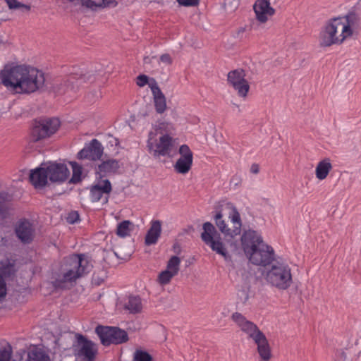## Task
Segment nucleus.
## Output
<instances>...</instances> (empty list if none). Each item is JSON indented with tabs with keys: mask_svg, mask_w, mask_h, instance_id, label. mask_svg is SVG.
<instances>
[{
	"mask_svg": "<svg viewBox=\"0 0 361 361\" xmlns=\"http://www.w3.org/2000/svg\"><path fill=\"white\" fill-rule=\"evenodd\" d=\"M156 133L150 132L147 140L149 153L155 158L171 157L176 151L175 140L169 135H161L159 140L155 138Z\"/></svg>",
	"mask_w": 361,
	"mask_h": 361,
	"instance_id": "7",
	"label": "nucleus"
},
{
	"mask_svg": "<svg viewBox=\"0 0 361 361\" xmlns=\"http://www.w3.org/2000/svg\"><path fill=\"white\" fill-rule=\"evenodd\" d=\"M214 220L219 230L226 237L233 238L241 233L240 215L231 202L224 203L216 209Z\"/></svg>",
	"mask_w": 361,
	"mask_h": 361,
	"instance_id": "2",
	"label": "nucleus"
},
{
	"mask_svg": "<svg viewBox=\"0 0 361 361\" xmlns=\"http://www.w3.org/2000/svg\"><path fill=\"white\" fill-rule=\"evenodd\" d=\"M192 162L178 159L174 164V169L178 173L186 174L191 169Z\"/></svg>",
	"mask_w": 361,
	"mask_h": 361,
	"instance_id": "31",
	"label": "nucleus"
},
{
	"mask_svg": "<svg viewBox=\"0 0 361 361\" xmlns=\"http://www.w3.org/2000/svg\"><path fill=\"white\" fill-rule=\"evenodd\" d=\"M8 206L6 203L0 202V219H5L8 215Z\"/></svg>",
	"mask_w": 361,
	"mask_h": 361,
	"instance_id": "44",
	"label": "nucleus"
},
{
	"mask_svg": "<svg viewBox=\"0 0 361 361\" xmlns=\"http://www.w3.org/2000/svg\"><path fill=\"white\" fill-rule=\"evenodd\" d=\"M103 153L104 147L101 142L97 139H93L78 152V159H87L96 161L101 159Z\"/></svg>",
	"mask_w": 361,
	"mask_h": 361,
	"instance_id": "15",
	"label": "nucleus"
},
{
	"mask_svg": "<svg viewBox=\"0 0 361 361\" xmlns=\"http://www.w3.org/2000/svg\"><path fill=\"white\" fill-rule=\"evenodd\" d=\"M253 10L256 15V18L260 23L267 21V16H273L275 13V9L270 5L269 0H257L253 5Z\"/></svg>",
	"mask_w": 361,
	"mask_h": 361,
	"instance_id": "19",
	"label": "nucleus"
},
{
	"mask_svg": "<svg viewBox=\"0 0 361 361\" xmlns=\"http://www.w3.org/2000/svg\"><path fill=\"white\" fill-rule=\"evenodd\" d=\"M239 6V0H225L224 3V9L227 12L234 11Z\"/></svg>",
	"mask_w": 361,
	"mask_h": 361,
	"instance_id": "39",
	"label": "nucleus"
},
{
	"mask_svg": "<svg viewBox=\"0 0 361 361\" xmlns=\"http://www.w3.org/2000/svg\"><path fill=\"white\" fill-rule=\"evenodd\" d=\"M240 31L244 32L245 31V28H242L241 30H240Z\"/></svg>",
	"mask_w": 361,
	"mask_h": 361,
	"instance_id": "54",
	"label": "nucleus"
},
{
	"mask_svg": "<svg viewBox=\"0 0 361 361\" xmlns=\"http://www.w3.org/2000/svg\"><path fill=\"white\" fill-rule=\"evenodd\" d=\"M231 319L235 326L243 332H248V319L240 312H235L231 315Z\"/></svg>",
	"mask_w": 361,
	"mask_h": 361,
	"instance_id": "27",
	"label": "nucleus"
},
{
	"mask_svg": "<svg viewBox=\"0 0 361 361\" xmlns=\"http://www.w3.org/2000/svg\"><path fill=\"white\" fill-rule=\"evenodd\" d=\"M160 61L166 65H171L173 62L171 56L169 54H162L160 58Z\"/></svg>",
	"mask_w": 361,
	"mask_h": 361,
	"instance_id": "47",
	"label": "nucleus"
},
{
	"mask_svg": "<svg viewBox=\"0 0 361 361\" xmlns=\"http://www.w3.org/2000/svg\"><path fill=\"white\" fill-rule=\"evenodd\" d=\"M332 169V164L329 158H325L320 161L315 169L316 177L319 180L325 179Z\"/></svg>",
	"mask_w": 361,
	"mask_h": 361,
	"instance_id": "25",
	"label": "nucleus"
},
{
	"mask_svg": "<svg viewBox=\"0 0 361 361\" xmlns=\"http://www.w3.org/2000/svg\"><path fill=\"white\" fill-rule=\"evenodd\" d=\"M124 308L132 314L140 312L142 310L140 298L137 296H130L124 305Z\"/></svg>",
	"mask_w": 361,
	"mask_h": 361,
	"instance_id": "26",
	"label": "nucleus"
},
{
	"mask_svg": "<svg viewBox=\"0 0 361 361\" xmlns=\"http://www.w3.org/2000/svg\"><path fill=\"white\" fill-rule=\"evenodd\" d=\"M155 59L154 56H152V57H150V56H145L143 59V61H144V63L145 64H149V63H151L152 62V60Z\"/></svg>",
	"mask_w": 361,
	"mask_h": 361,
	"instance_id": "52",
	"label": "nucleus"
},
{
	"mask_svg": "<svg viewBox=\"0 0 361 361\" xmlns=\"http://www.w3.org/2000/svg\"><path fill=\"white\" fill-rule=\"evenodd\" d=\"M250 338L257 345V350L262 361H269L272 357L271 349L265 334L257 326L250 321Z\"/></svg>",
	"mask_w": 361,
	"mask_h": 361,
	"instance_id": "11",
	"label": "nucleus"
},
{
	"mask_svg": "<svg viewBox=\"0 0 361 361\" xmlns=\"http://www.w3.org/2000/svg\"><path fill=\"white\" fill-rule=\"evenodd\" d=\"M180 259L177 256H172L167 262L166 271L177 275L180 270Z\"/></svg>",
	"mask_w": 361,
	"mask_h": 361,
	"instance_id": "33",
	"label": "nucleus"
},
{
	"mask_svg": "<svg viewBox=\"0 0 361 361\" xmlns=\"http://www.w3.org/2000/svg\"><path fill=\"white\" fill-rule=\"evenodd\" d=\"M11 200V197L8 195V193L6 192H0V202L6 203V202L9 201Z\"/></svg>",
	"mask_w": 361,
	"mask_h": 361,
	"instance_id": "48",
	"label": "nucleus"
},
{
	"mask_svg": "<svg viewBox=\"0 0 361 361\" xmlns=\"http://www.w3.org/2000/svg\"><path fill=\"white\" fill-rule=\"evenodd\" d=\"M72 169H73V175L69 181L71 183H78L81 180L82 176V167L76 162L71 163Z\"/></svg>",
	"mask_w": 361,
	"mask_h": 361,
	"instance_id": "34",
	"label": "nucleus"
},
{
	"mask_svg": "<svg viewBox=\"0 0 361 361\" xmlns=\"http://www.w3.org/2000/svg\"><path fill=\"white\" fill-rule=\"evenodd\" d=\"M11 357V346L7 345L0 350V361H10Z\"/></svg>",
	"mask_w": 361,
	"mask_h": 361,
	"instance_id": "40",
	"label": "nucleus"
},
{
	"mask_svg": "<svg viewBox=\"0 0 361 361\" xmlns=\"http://www.w3.org/2000/svg\"><path fill=\"white\" fill-rule=\"evenodd\" d=\"M5 1L11 10H19L23 13H29L31 11L30 4H24L17 0H5Z\"/></svg>",
	"mask_w": 361,
	"mask_h": 361,
	"instance_id": "30",
	"label": "nucleus"
},
{
	"mask_svg": "<svg viewBox=\"0 0 361 361\" xmlns=\"http://www.w3.org/2000/svg\"><path fill=\"white\" fill-rule=\"evenodd\" d=\"M102 94L100 88L94 89L87 94V98L90 102H94L102 98Z\"/></svg>",
	"mask_w": 361,
	"mask_h": 361,
	"instance_id": "41",
	"label": "nucleus"
},
{
	"mask_svg": "<svg viewBox=\"0 0 361 361\" xmlns=\"http://www.w3.org/2000/svg\"><path fill=\"white\" fill-rule=\"evenodd\" d=\"M75 343L73 344V348L76 355L83 357L88 361H92L97 353L94 343L78 334L75 335Z\"/></svg>",
	"mask_w": 361,
	"mask_h": 361,
	"instance_id": "14",
	"label": "nucleus"
},
{
	"mask_svg": "<svg viewBox=\"0 0 361 361\" xmlns=\"http://www.w3.org/2000/svg\"><path fill=\"white\" fill-rule=\"evenodd\" d=\"M180 157L178 159H182L186 161L192 162L193 154L189 147L186 145H183L179 148Z\"/></svg>",
	"mask_w": 361,
	"mask_h": 361,
	"instance_id": "35",
	"label": "nucleus"
},
{
	"mask_svg": "<svg viewBox=\"0 0 361 361\" xmlns=\"http://www.w3.org/2000/svg\"><path fill=\"white\" fill-rule=\"evenodd\" d=\"M95 331L104 345L121 344L128 340L126 331L118 327L98 326Z\"/></svg>",
	"mask_w": 361,
	"mask_h": 361,
	"instance_id": "12",
	"label": "nucleus"
},
{
	"mask_svg": "<svg viewBox=\"0 0 361 361\" xmlns=\"http://www.w3.org/2000/svg\"><path fill=\"white\" fill-rule=\"evenodd\" d=\"M339 19H330L319 34V45L322 47H330L333 44H341L348 38L341 31V24Z\"/></svg>",
	"mask_w": 361,
	"mask_h": 361,
	"instance_id": "8",
	"label": "nucleus"
},
{
	"mask_svg": "<svg viewBox=\"0 0 361 361\" xmlns=\"http://www.w3.org/2000/svg\"><path fill=\"white\" fill-rule=\"evenodd\" d=\"M28 361H49V357L41 349L33 348L27 355Z\"/></svg>",
	"mask_w": 361,
	"mask_h": 361,
	"instance_id": "29",
	"label": "nucleus"
},
{
	"mask_svg": "<svg viewBox=\"0 0 361 361\" xmlns=\"http://www.w3.org/2000/svg\"><path fill=\"white\" fill-rule=\"evenodd\" d=\"M153 129L156 132L155 133H159L161 135H170L175 130V126L173 123L166 119L165 116L157 121L154 125Z\"/></svg>",
	"mask_w": 361,
	"mask_h": 361,
	"instance_id": "23",
	"label": "nucleus"
},
{
	"mask_svg": "<svg viewBox=\"0 0 361 361\" xmlns=\"http://www.w3.org/2000/svg\"><path fill=\"white\" fill-rule=\"evenodd\" d=\"M133 228V224L128 220H125L118 224L116 234L119 237L124 238L130 235Z\"/></svg>",
	"mask_w": 361,
	"mask_h": 361,
	"instance_id": "28",
	"label": "nucleus"
},
{
	"mask_svg": "<svg viewBox=\"0 0 361 361\" xmlns=\"http://www.w3.org/2000/svg\"><path fill=\"white\" fill-rule=\"evenodd\" d=\"M133 361H152V357L146 351L136 350L133 355Z\"/></svg>",
	"mask_w": 361,
	"mask_h": 361,
	"instance_id": "38",
	"label": "nucleus"
},
{
	"mask_svg": "<svg viewBox=\"0 0 361 361\" xmlns=\"http://www.w3.org/2000/svg\"><path fill=\"white\" fill-rule=\"evenodd\" d=\"M148 116V114H147V113H145V114H143V116H144V117H145V116Z\"/></svg>",
	"mask_w": 361,
	"mask_h": 361,
	"instance_id": "53",
	"label": "nucleus"
},
{
	"mask_svg": "<svg viewBox=\"0 0 361 361\" xmlns=\"http://www.w3.org/2000/svg\"><path fill=\"white\" fill-rule=\"evenodd\" d=\"M7 293V289H6V283L5 282V280L2 277L1 275H0V301H1L4 298L6 297Z\"/></svg>",
	"mask_w": 361,
	"mask_h": 361,
	"instance_id": "43",
	"label": "nucleus"
},
{
	"mask_svg": "<svg viewBox=\"0 0 361 361\" xmlns=\"http://www.w3.org/2000/svg\"><path fill=\"white\" fill-rule=\"evenodd\" d=\"M175 276L173 273L164 270L159 274L157 281L160 285L164 286L169 284Z\"/></svg>",
	"mask_w": 361,
	"mask_h": 361,
	"instance_id": "36",
	"label": "nucleus"
},
{
	"mask_svg": "<svg viewBox=\"0 0 361 361\" xmlns=\"http://www.w3.org/2000/svg\"><path fill=\"white\" fill-rule=\"evenodd\" d=\"M247 73L244 69L237 68L231 71L227 74V82L237 92V94L246 99L248 94V81Z\"/></svg>",
	"mask_w": 361,
	"mask_h": 361,
	"instance_id": "13",
	"label": "nucleus"
},
{
	"mask_svg": "<svg viewBox=\"0 0 361 361\" xmlns=\"http://www.w3.org/2000/svg\"><path fill=\"white\" fill-rule=\"evenodd\" d=\"M111 191V185L109 180H104L92 186L90 190L91 199L94 202L99 201L103 194H109Z\"/></svg>",
	"mask_w": 361,
	"mask_h": 361,
	"instance_id": "21",
	"label": "nucleus"
},
{
	"mask_svg": "<svg viewBox=\"0 0 361 361\" xmlns=\"http://www.w3.org/2000/svg\"><path fill=\"white\" fill-rule=\"evenodd\" d=\"M119 169L118 161L116 159H108L99 164L96 169V173L100 177L104 176L107 173H116Z\"/></svg>",
	"mask_w": 361,
	"mask_h": 361,
	"instance_id": "24",
	"label": "nucleus"
},
{
	"mask_svg": "<svg viewBox=\"0 0 361 361\" xmlns=\"http://www.w3.org/2000/svg\"><path fill=\"white\" fill-rule=\"evenodd\" d=\"M203 231L201 233L202 240L208 245L212 251L222 256L226 259L229 255L224 243L221 241L220 234L218 233L214 226L210 222L202 225Z\"/></svg>",
	"mask_w": 361,
	"mask_h": 361,
	"instance_id": "10",
	"label": "nucleus"
},
{
	"mask_svg": "<svg viewBox=\"0 0 361 361\" xmlns=\"http://www.w3.org/2000/svg\"><path fill=\"white\" fill-rule=\"evenodd\" d=\"M90 265L85 255H73L66 259L64 273L62 278L57 280L59 286L71 283L90 270Z\"/></svg>",
	"mask_w": 361,
	"mask_h": 361,
	"instance_id": "6",
	"label": "nucleus"
},
{
	"mask_svg": "<svg viewBox=\"0 0 361 361\" xmlns=\"http://www.w3.org/2000/svg\"><path fill=\"white\" fill-rule=\"evenodd\" d=\"M1 82L17 93L30 94L45 90V76L42 71L30 66L6 65L0 71Z\"/></svg>",
	"mask_w": 361,
	"mask_h": 361,
	"instance_id": "1",
	"label": "nucleus"
},
{
	"mask_svg": "<svg viewBox=\"0 0 361 361\" xmlns=\"http://www.w3.org/2000/svg\"><path fill=\"white\" fill-rule=\"evenodd\" d=\"M262 276H264L267 282L279 290H286L293 283L291 268L288 263L280 258L275 260L271 267L266 271L262 268H257Z\"/></svg>",
	"mask_w": 361,
	"mask_h": 361,
	"instance_id": "5",
	"label": "nucleus"
},
{
	"mask_svg": "<svg viewBox=\"0 0 361 361\" xmlns=\"http://www.w3.org/2000/svg\"><path fill=\"white\" fill-rule=\"evenodd\" d=\"M15 232L22 243H30L35 238V228L30 221L22 219L17 223Z\"/></svg>",
	"mask_w": 361,
	"mask_h": 361,
	"instance_id": "16",
	"label": "nucleus"
},
{
	"mask_svg": "<svg viewBox=\"0 0 361 361\" xmlns=\"http://www.w3.org/2000/svg\"><path fill=\"white\" fill-rule=\"evenodd\" d=\"M238 295L240 299L243 300V302H245L246 300L248 299V293L244 289L239 290Z\"/></svg>",
	"mask_w": 361,
	"mask_h": 361,
	"instance_id": "49",
	"label": "nucleus"
},
{
	"mask_svg": "<svg viewBox=\"0 0 361 361\" xmlns=\"http://www.w3.org/2000/svg\"><path fill=\"white\" fill-rule=\"evenodd\" d=\"M70 174L67 166L61 163H51L47 166H41L31 171L30 180L36 188H42L47 183L48 178L53 183L65 181Z\"/></svg>",
	"mask_w": 361,
	"mask_h": 361,
	"instance_id": "4",
	"label": "nucleus"
},
{
	"mask_svg": "<svg viewBox=\"0 0 361 361\" xmlns=\"http://www.w3.org/2000/svg\"><path fill=\"white\" fill-rule=\"evenodd\" d=\"M336 19H339V24H341V31L345 34L348 37L353 35V27L358 25L360 18L358 15L355 12H349L344 17H338Z\"/></svg>",
	"mask_w": 361,
	"mask_h": 361,
	"instance_id": "20",
	"label": "nucleus"
},
{
	"mask_svg": "<svg viewBox=\"0 0 361 361\" xmlns=\"http://www.w3.org/2000/svg\"><path fill=\"white\" fill-rule=\"evenodd\" d=\"M152 79L153 78L149 80L147 75L142 74L136 78V84L137 86L142 87L146 85L147 84L149 85V83Z\"/></svg>",
	"mask_w": 361,
	"mask_h": 361,
	"instance_id": "42",
	"label": "nucleus"
},
{
	"mask_svg": "<svg viewBox=\"0 0 361 361\" xmlns=\"http://www.w3.org/2000/svg\"><path fill=\"white\" fill-rule=\"evenodd\" d=\"M14 272L13 267L11 265L8 266L3 271V274L4 275L11 276Z\"/></svg>",
	"mask_w": 361,
	"mask_h": 361,
	"instance_id": "50",
	"label": "nucleus"
},
{
	"mask_svg": "<svg viewBox=\"0 0 361 361\" xmlns=\"http://www.w3.org/2000/svg\"><path fill=\"white\" fill-rule=\"evenodd\" d=\"M60 126L56 118H41L33 121L30 133V141L33 142L49 137L55 133Z\"/></svg>",
	"mask_w": 361,
	"mask_h": 361,
	"instance_id": "9",
	"label": "nucleus"
},
{
	"mask_svg": "<svg viewBox=\"0 0 361 361\" xmlns=\"http://www.w3.org/2000/svg\"><path fill=\"white\" fill-rule=\"evenodd\" d=\"M343 357H345V354L344 353H342Z\"/></svg>",
	"mask_w": 361,
	"mask_h": 361,
	"instance_id": "55",
	"label": "nucleus"
},
{
	"mask_svg": "<svg viewBox=\"0 0 361 361\" xmlns=\"http://www.w3.org/2000/svg\"><path fill=\"white\" fill-rule=\"evenodd\" d=\"M76 78V75H69L63 80L55 81L49 87L46 86L45 90H48L58 94H63L68 91H75L78 90V86L74 85Z\"/></svg>",
	"mask_w": 361,
	"mask_h": 361,
	"instance_id": "18",
	"label": "nucleus"
},
{
	"mask_svg": "<svg viewBox=\"0 0 361 361\" xmlns=\"http://www.w3.org/2000/svg\"><path fill=\"white\" fill-rule=\"evenodd\" d=\"M238 272H245V271L243 270H238Z\"/></svg>",
	"mask_w": 361,
	"mask_h": 361,
	"instance_id": "56",
	"label": "nucleus"
},
{
	"mask_svg": "<svg viewBox=\"0 0 361 361\" xmlns=\"http://www.w3.org/2000/svg\"><path fill=\"white\" fill-rule=\"evenodd\" d=\"M235 249L236 250L240 248L243 250L245 255L247 256V250H248V235L246 231H245L240 238V244L234 245Z\"/></svg>",
	"mask_w": 361,
	"mask_h": 361,
	"instance_id": "37",
	"label": "nucleus"
},
{
	"mask_svg": "<svg viewBox=\"0 0 361 361\" xmlns=\"http://www.w3.org/2000/svg\"><path fill=\"white\" fill-rule=\"evenodd\" d=\"M177 1L184 6H196L200 3V0H177Z\"/></svg>",
	"mask_w": 361,
	"mask_h": 361,
	"instance_id": "46",
	"label": "nucleus"
},
{
	"mask_svg": "<svg viewBox=\"0 0 361 361\" xmlns=\"http://www.w3.org/2000/svg\"><path fill=\"white\" fill-rule=\"evenodd\" d=\"M149 87L153 96L155 111L158 114L161 115L167 109L166 98L154 79L150 81Z\"/></svg>",
	"mask_w": 361,
	"mask_h": 361,
	"instance_id": "17",
	"label": "nucleus"
},
{
	"mask_svg": "<svg viewBox=\"0 0 361 361\" xmlns=\"http://www.w3.org/2000/svg\"><path fill=\"white\" fill-rule=\"evenodd\" d=\"M252 271V270L250 268V271H249L250 274H251Z\"/></svg>",
	"mask_w": 361,
	"mask_h": 361,
	"instance_id": "57",
	"label": "nucleus"
},
{
	"mask_svg": "<svg viewBox=\"0 0 361 361\" xmlns=\"http://www.w3.org/2000/svg\"><path fill=\"white\" fill-rule=\"evenodd\" d=\"M276 257L274 248L265 243L261 233L250 228V262L262 267H271Z\"/></svg>",
	"mask_w": 361,
	"mask_h": 361,
	"instance_id": "3",
	"label": "nucleus"
},
{
	"mask_svg": "<svg viewBox=\"0 0 361 361\" xmlns=\"http://www.w3.org/2000/svg\"><path fill=\"white\" fill-rule=\"evenodd\" d=\"M161 233V223L159 220L152 221L151 226L148 230L145 243L147 245H154L157 243Z\"/></svg>",
	"mask_w": 361,
	"mask_h": 361,
	"instance_id": "22",
	"label": "nucleus"
},
{
	"mask_svg": "<svg viewBox=\"0 0 361 361\" xmlns=\"http://www.w3.org/2000/svg\"><path fill=\"white\" fill-rule=\"evenodd\" d=\"M71 75H76L77 76V78L75 80V83L77 84V85L75 87H77V86L78 87V85H80L82 83L87 82H92L94 80V75L90 72L80 73H75L71 74Z\"/></svg>",
	"mask_w": 361,
	"mask_h": 361,
	"instance_id": "32",
	"label": "nucleus"
},
{
	"mask_svg": "<svg viewBox=\"0 0 361 361\" xmlns=\"http://www.w3.org/2000/svg\"><path fill=\"white\" fill-rule=\"evenodd\" d=\"M250 170L252 173L257 174L259 172V165L254 163L252 164Z\"/></svg>",
	"mask_w": 361,
	"mask_h": 361,
	"instance_id": "51",
	"label": "nucleus"
},
{
	"mask_svg": "<svg viewBox=\"0 0 361 361\" xmlns=\"http://www.w3.org/2000/svg\"><path fill=\"white\" fill-rule=\"evenodd\" d=\"M67 221L71 224H75L78 221H79V214L77 212H71L68 214V216L66 217Z\"/></svg>",
	"mask_w": 361,
	"mask_h": 361,
	"instance_id": "45",
	"label": "nucleus"
}]
</instances>
